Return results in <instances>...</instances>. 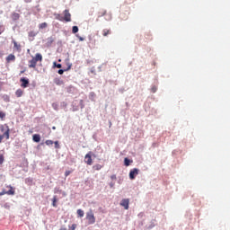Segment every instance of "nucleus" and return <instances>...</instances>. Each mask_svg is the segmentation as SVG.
Returning a JSON list of instances; mask_svg holds the SVG:
<instances>
[{"mask_svg": "<svg viewBox=\"0 0 230 230\" xmlns=\"http://www.w3.org/2000/svg\"><path fill=\"white\" fill-rule=\"evenodd\" d=\"M64 17L60 13L56 14V19L59 20L60 22H71L72 20V15L70 13L69 9H66L63 11Z\"/></svg>", "mask_w": 230, "mask_h": 230, "instance_id": "obj_1", "label": "nucleus"}, {"mask_svg": "<svg viewBox=\"0 0 230 230\" xmlns=\"http://www.w3.org/2000/svg\"><path fill=\"white\" fill-rule=\"evenodd\" d=\"M43 59V56L40 52H37L34 56V58H32V59H31V61H29V67L30 68H36L37 66V62H42Z\"/></svg>", "mask_w": 230, "mask_h": 230, "instance_id": "obj_2", "label": "nucleus"}, {"mask_svg": "<svg viewBox=\"0 0 230 230\" xmlns=\"http://www.w3.org/2000/svg\"><path fill=\"white\" fill-rule=\"evenodd\" d=\"M0 131L3 133L1 134V136H3V139L4 137H5V139H10V128L8 124H1Z\"/></svg>", "mask_w": 230, "mask_h": 230, "instance_id": "obj_3", "label": "nucleus"}, {"mask_svg": "<svg viewBox=\"0 0 230 230\" xmlns=\"http://www.w3.org/2000/svg\"><path fill=\"white\" fill-rule=\"evenodd\" d=\"M87 223L89 225H93L95 224L96 222V217H95V214L93 211V209H90V211L86 212V217H85Z\"/></svg>", "mask_w": 230, "mask_h": 230, "instance_id": "obj_4", "label": "nucleus"}, {"mask_svg": "<svg viewBox=\"0 0 230 230\" xmlns=\"http://www.w3.org/2000/svg\"><path fill=\"white\" fill-rule=\"evenodd\" d=\"M6 188H7V190H2V191H0V196L15 195V190H14V188H13L12 185H7Z\"/></svg>", "mask_w": 230, "mask_h": 230, "instance_id": "obj_5", "label": "nucleus"}, {"mask_svg": "<svg viewBox=\"0 0 230 230\" xmlns=\"http://www.w3.org/2000/svg\"><path fill=\"white\" fill-rule=\"evenodd\" d=\"M93 155H94V154L92 151L88 152L86 155H84V162L87 165H93Z\"/></svg>", "mask_w": 230, "mask_h": 230, "instance_id": "obj_6", "label": "nucleus"}, {"mask_svg": "<svg viewBox=\"0 0 230 230\" xmlns=\"http://www.w3.org/2000/svg\"><path fill=\"white\" fill-rule=\"evenodd\" d=\"M138 173H139L138 168H133V170H130L129 172L130 180H135V178L138 175Z\"/></svg>", "mask_w": 230, "mask_h": 230, "instance_id": "obj_7", "label": "nucleus"}, {"mask_svg": "<svg viewBox=\"0 0 230 230\" xmlns=\"http://www.w3.org/2000/svg\"><path fill=\"white\" fill-rule=\"evenodd\" d=\"M20 81L22 82L21 87H23V88H27L28 87L29 83H30L29 79H26L25 77H22V79H20Z\"/></svg>", "mask_w": 230, "mask_h": 230, "instance_id": "obj_8", "label": "nucleus"}, {"mask_svg": "<svg viewBox=\"0 0 230 230\" xmlns=\"http://www.w3.org/2000/svg\"><path fill=\"white\" fill-rule=\"evenodd\" d=\"M13 49H15L16 51L22 50V45L17 43V41H15V40H13Z\"/></svg>", "mask_w": 230, "mask_h": 230, "instance_id": "obj_9", "label": "nucleus"}, {"mask_svg": "<svg viewBox=\"0 0 230 230\" xmlns=\"http://www.w3.org/2000/svg\"><path fill=\"white\" fill-rule=\"evenodd\" d=\"M120 206H123L125 209L129 208V199H122Z\"/></svg>", "mask_w": 230, "mask_h": 230, "instance_id": "obj_10", "label": "nucleus"}, {"mask_svg": "<svg viewBox=\"0 0 230 230\" xmlns=\"http://www.w3.org/2000/svg\"><path fill=\"white\" fill-rule=\"evenodd\" d=\"M32 139L34 143H40V140H41L40 134H33Z\"/></svg>", "mask_w": 230, "mask_h": 230, "instance_id": "obj_11", "label": "nucleus"}, {"mask_svg": "<svg viewBox=\"0 0 230 230\" xmlns=\"http://www.w3.org/2000/svg\"><path fill=\"white\" fill-rule=\"evenodd\" d=\"M54 83L56 84V85H59V86L64 85L65 84L64 80L60 79L59 77H56L54 79Z\"/></svg>", "mask_w": 230, "mask_h": 230, "instance_id": "obj_12", "label": "nucleus"}, {"mask_svg": "<svg viewBox=\"0 0 230 230\" xmlns=\"http://www.w3.org/2000/svg\"><path fill=\"white\" fill-rule=\"evenodd\" d=\"M16 58L14 54H9L6 58L7 62L15 61Z\"/></svg>", "mask_w": 230, "mask_h": 230, "instance_id": "obj_13", "label": "nucleus"}, {"mask_svg": "<svg viewBox=\"0 0 230 230\" xmlns=\"http://www.w3.org/2000/svg\"><path fill=\"white\" fill-rule=\"evenodd\" d=\"M15 95L16 97L20 98L22 97L23 95V90H22V88H18L15 92Z\"/></svg>", "mask_w": 230, "mask_h": 230, "instance_id": "obj_14", "label": "nucleus"}, {"mask_svg": "<svg viewBox=\"0 0 230 230\" xmlns=\"http://www.w3.org/2000/svg\"><path fill=\"white\" fill-rule=\"evenodd\" d=\"M111 30H108L107 28H105L104 30H102V35L103 37H108V35H111Z\"/></svg>", "mask_w": 230, "mask_h": 230, "instance_id": "obj_15", "label": "nucleus"}, {"mask_svg": "<svg viewBox=\"0 0 230 230\" xmlns=\"http://www.w3.org/2000/svg\"><path fill=\"white\" fill-rule=\"evenodd\" d=\"M21 17L20 13H17L16 12H14L12 15V19L13 20H19Z\"/></svg>", "mask_w": 230, "mask_h": 230, "instance_id": "obj_16", "label": "nucleus"}, {"mask_svg": "<svg viewBox=\"0 0 230 230\" xmlns=\"http://www.w3.org/2000/svg\"><path fill=\"white\" fill-rule=\"evenodd\" d=\"M107 13V11L106 10H101L99 13H98V17H103L104 15H106Z\"/></svg>", "mask_w": 230, "mask_h": 230, "instance_id": "obj_17", "label": "nucleus"}, {"mask_svg": "<svg viewBox=\"0 0 230 230\" xmlns=\"http://www.w3.org/2000/svg\"><path fill=\"white\" fill-rule=\"evenodd\" d=\"M77 215L79 217H84V211L83 209H77Z\"/></svg>", "mask_w": 230, "mask_h": 230, "instance_id": "obj_18", "label": "nucleus"}, {"mask_svg": "<svg viewBox=\"0 0 230 230\" xmlns=\"http://www.w3.org/2000/svg\"><path fill=\"white\" fill-rule=\"evenodd\" d=\"M93 170H102V168H103V165H101L100 164H96L95 165H93Z\"/></svg>", "mask_w": 230, "mask_h": 230, "instance_id": "obj_19", "label": "nucleus"}, {"mask_svg": "<svg viewBox=\"0 0 230 230\" xmlns=\"http://www.w3.org/2000/svg\"><path fill=\"white\" fill-rule=\"evenodd\" d=\"M57 201H58V198L57 196H54L52 199V205L54 206V208H57L58 206Z\"/></svg>", "mask_w": 230, "mask_h": 230, "instance_id": "obj_20", "label": "nucleus"}, {"mask_svg": "<svg viewBox=\"0 0 230 230\" xmlns=\"http://www.w3.org/2000/svg\"><path fill=\"white\" fill-rule=\"evenodd\" d=\"M37 35H38L37 31H29V37L34 38V37H37Z\"/></svg>", "mask_w": 230, "mask_h": 230, "instance_id": "obj_21", "label": "nucleus"}, {"mask_svg": "<svg viewBox=\"0 0 230 230\" xmlns=\"http://www.w3.org/2000/svg\"><path fill=\"white\" fill-rule=\"evenodd\" d=\"M47 27H48L47 22H44L43 23H40V24L39 25V28H40V29H43V28H47Z\"/></svg>", "mask_w": 230, "mask_h": 230, "instance_id": "obj_22", "label": "nucleus"}, {"mask_svg": "<svg viewBox=\"0 0 230 230\" xmlns=\"http://www.w3.org/2000/svg\"><path fill=\"white\" fill-rule=\"evenodd\" d=\"M124 163H125V165H126V167H128L129 165H130V160H129V158H125V160H124Z\"/></svg>", "mask_w": 230, "mask_h": 230, "instance_id": "obj_23", "label": "nucleus"}, {"mask_svg": "<svg viewBox=\"0 0 230 230\" xmlns=\"http://www.w3.org/2000/svg\"><path fill=\"white\" fill-rule=\"evenodd\" d=\"M45 144L47 146H51L52 144H54V142H53V140L48 139V140L45 141Z\"/></svg>", "mask_w": 230, "mask_h": 230, "instance_id": "obj_24", "label": "nucleus"}, {"mask_svg": "<svg viewBox=\"0 0 230 230\" xmlns=\"http://www.w3.org/2000/svg\"><path fill=\"white\" fill-rule=\"evenodd\" d=\"M78 30H79L78 27L74 26V27L72 28V32H73V33H77V32H78Z\"/></svg>", "mask_w": 230, "mask_h": 230, "instance_id": "obj_25", "label": "nucleus"}, {"mask_svg": "<svg viewBox=\"0 0 230 230\" xmlns=\"http://www.w3.org/2000/svg\"><path fill=\"white\" fill-rule=\"evenodd\" d=\"M5 116H6V113H4V111H0L1 119H4Z\"/></svg>", "mask_w": 230, "mask_h": 230, "instance_id": "obj_26", "label": "nucleus"}, {"mask_svg": "<svg viewBox=\"0 0 230 230\" xmlns=\"http://www.w3.org/2000/svg\"><path fill=\"white\" fill-rule=\"evenodd\" d=\"M56 149H60V144H58V140L54 142Z\"/></svg>", "mask_w": 230, "mask_h": 230, "instance_id": "obj_27", "label": "nucleus"}, {"mask_svg": "<svg viewBox=\"0 0 230 230\" xmlns=\"http://www.w3.org/2000/svg\"><path fill=\"white\" fill-rule=\"evenodd\" d=\"M77 227V224H72V226L69 227L70 230H75Z\"/></svg>", "mask_w": 230, "mask_h": 230, "instance_id": "obj_28", "label": "nucleus"}, {"mask_svg": "<svg viewBox=\"0 0 230 230\" xmlns=\"http://www.w3.org/2000/svg\"><path fill=\"white\" fill-rule=\"evenodd\" d=\"M4 30H5V27H4V25H0V35L4 33Z\"/></svg>", "mask_w": 230, "mask_h": 230, "instance_id": "obj_29", "label": "nucleus"}, {"mask_svg": "<svg viewBox=\"0 0 230 230\" xmlns=\"http://www.w3.org/2000/svg\"><path fill=\"white\" fill-rule=\"evenodd\" d=\"M4 157L3 155V154L0 155V164H4Z\"/></svg>", "mask_w": 230, "mask_h": 230, "instance_id": "obj_30", "label": "nucleus"}, {"mask_svg": "<svg viewBox=\"0 0 230 230\" xmlns=\"http://www.w3.org/2000/svg\"><path fill=\"white\" fill-rule=\"evenodd\" d=\"M70 173H71V171L70 170H66L65 172V177H68V175H70Z\"/></svg>", "mask_w": 230, "mask_h": 230, "instance_id": "obj_31", "label": "nucleus"}, {"mask_svg": "<svg viewBox=\"0 0 230 230\" xmlns=\"http://www.w3.org/2000/svg\"><path fill=\"white\" fill-rule=\"evenodd\" d=\"M80 105H81V108H84V100H80Z\"/></svg>", "mask_w": 230, "mask_h": 230, "instance_id": "obj_32", "label": "nucleus"}, {"mask_svg": "<svg viewBox=\"0 0 230 230\" xmlns=\"http://www.w3.org/2000/svg\"><path fill=\"white\" fill-rule=\"evenodd\" d=\"M71 67H72V64H68V67L65 71H70Z\"/></svg>", "mask_w": 230, "mask_h": 230, "instance_id": "obj_33", "label": "nucleus"}, {"mask_svg": "<svg viewBox=\"0 0 230 230\" xmlns=\"http://www.w3.org/2000/svg\"><path fill=\"white\" fill-rule=\"evenodd\" d=\"M155 227V224H151V226H148L147 229H153Z\"/></svg>", "mask_w": 230, "mask_h": 230, "instance_id": "obj_34", "label": "nucleus"}, {"mask_svg": "<svg viewBox=\"0 0 230 230\" xmlns=\"http://www.w3.org/2000/svg\"><path fill=\"white\" fill-rule=\"evenodd\" d=\"M57 67L60 70V68H62V64H57Z\"/></svg>", "mask_w": 230, "mask_h": 230, "instance_id": "obj_35", "label": "nucleus"}, {"mask_svg": "<svg viewBox=\"0 0 230 230\" xmlns=\"http://www.w3.org/2000/svg\"><path fill=\"white\" fill-rule=\"evenodd\" d=\"M52 107L55 108V110H58V104L57 103H53Z\"/></svg>", "mask_w": 230, "mask_h": 230, "instance_id": "obj_36", "label": "nucleus"}, {"mask_svg": "<svg viewBox=\"0 0 230 230\" xmlns=\"http://www.w3.org/2000/svg\"><path fill=\"white\" fill-rule=\"evenodd\" d=\"M58 74H60V75L64 74V70L60 68V69L58 70Z\"/></svg>", "mask_w": 230, "mask_h": 230, "instance_id": "obj_37", "label": "nucleus"}, {"mask_svg": "<svg viewBox=\"0 0 230 230\" xmlns=\"http://www.w3.org/2000/svg\"><path fill=\"white\" fill-rule=\"evenodd\" d=\"M3 139H4V136H2V134H0V143H2Z\"/></svg>", "mask_w": 230, "mask_h": 230, "instance_id": "obj_38", "label": "nucleus"}, {"mask_svg": "<svg viewBox=\"0 0 230 230\" xmlns=\"http://www.w3.org/2000/svg\"><path fill=\"white\" fill-rule=\"evenodd\" d=\"M111 180H116L117 176L116 175H111Z\"/></svg>", "mask_w": 230, "mask_h": 230, "instance_id": "obj_39", "label": "nucleus"}, {"mask_svg": "<svg viewBox=\"0 0 230 230\" xmlns=\"http://www.w3.org/2000/svg\"><path fill=\"white\" fill-rule=\"evenodd\" d=\"M84 38H83L82 36H79V40L80 41H84Z\"/></svg>", "mask_w": 230, "mask_h": 230, "instance_id": "obj_40", "label": "nucleus"}, {"mask_svg": "<svg viewBox=\"0 0 230 230\" xmlns=\"http://www.w3.org/2000/svg\"><path fill=\"white\" fill-rule=\"evenodd\" d=\"M53 66H54V67H58V64H57V62L55 61V62H53Z\"/></svg>", "mask_w": 230, "mask_h": 230, "instance_id": "obj_41", "label": "nucleus"}, {"mask_svg": "<svg viewBox=\"0 0 230 230\" xmlns=\"http://www.w3.org/2000/svg\"><path fill=\"white\" fill-rule=\"evenodd\" d=\"M156 90H157V88H155V87L152 88L153 92H156Z\"/></svg>", "mask_w": 230, "mask_h": 230, "instance_id": "obj_42", "label": "nucleus"}, {"mask_svg": "<svg viewBox=\"0 0 230 230\" xmlns=\"http://www.w3.org/2000/svg\"><path fill=\"white\" fill-rule=\"evenodd\" d=\"M59 230H66V227H61V228H59Z\"/></svg>", "mask_w": 230, "mask_h": 230, "instance_id": "obj_43", "label": "nucleus"}, {"mask_svg": "<svg viewBox=\"0 0 230 230\" xmlns=\"http://www.w3.org/2000/svg\"><path fill=\"white\" fill-rule=\"evenodd\" d=\"M53 129H56V126H53Z\"/></svg>", "mask_w": 230, "mask_h": 230, "instance_id": "obj_44", "label": "nucleus"}, {"mask_svg": "<svg viewBox=\"0 0 230 230\" xmlns=\"http://www.w3.org/2000/svg\"><path fill=\"white\" fill-rule=\"evenodd\" d=\"M62 60L61 59H58V62H61Z\"/></svg>", "mask_w": 230, "mask_h": 230, "instance_id": "obj_45", "label": "nucleus"}, {"mask_svg": "<svg viewBox=\"0 0 230 230\" xmlns=\"http://www.w3.org/2000/svg\"><path fill=\"white\" fill-rule=\"evenodd\" d=\"M11 0H8V2H10Z\"/></svg>", "mask_w": 230, "mask_h": 230, "instance_id": "obj_46", "label": "nucleus"}]
</instances>
